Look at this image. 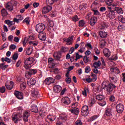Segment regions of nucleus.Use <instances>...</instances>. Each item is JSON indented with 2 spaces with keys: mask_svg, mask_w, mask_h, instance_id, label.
<instances>
[{
  "mask_svg": "<svg viewBox=\"0 0 125 125\" xmlns=\"http://www.w3.org/2000/svg\"><path fill=\"white\" fill-rule=\"evenodd\" d=\"M104 98L102 95H98L96 96V99L99 100V101H100L98 102V104L100 106H105L106 105V102L104 100Z\"/></svg>",
  "mask_w": 125,
  "mask_h": 125,
  "instance_id": "obj_5",
  "label": "nucleus"
},
{
  "mask_svg": "<svg viewBox=\"0 0 125 125\" xmlns=\"http://www.w3.org/2000/svg\"><path fill=\"white\" fill-rule=\"evenodd\" d=\"M71 113H72L73 114H75V115H79V113H80V110L78 108L76 109H73L71 110Z\"/></svg>",
  "mask_w": 125,
  "mask_h": 125,
  "instance_id": "obj_39",
  "label": "nucleus"
},
{
  "mask_svg": "<svg viewBox=\"0 0 125 125\" xmlns=\"http://www.w3.org/2000/svg\"><path fill=\"white\" fill-rule=\"evenodd\" d=\"M90 67L89 66H87L85 68V72L87 74L89 73V71H90Z\"/></svg>",
  "mask_w": 125,
  "mask_h": 125,
  "instance_id": "obj_58",
  "label": "nucleus"
},
{
  "mask_svg": "<svg viewBox=\"0 0 125 125\" xmlns=\"http://www.w3.org/2000/svg\"><path fill=\"white\" fill-rule=\"evenodd\" d=\"M27 87V83L25 82H21L20 85V89L22 91L24 90Z\"/></svg>",
  "mask_w": 125,
  "mask_h": 125,
  "instance_id": "obj_26",
  "label": "nucleus"
},
{
  "mask_svg": "<svg viewBox=\"0 0 125 125\" xmlns=\"http://www.w3.org/2000/svg\"><path fill=\"white\" fill-rule=\"evenodd\" d=\"M18 58V53H15L13 55V60H17Z\"/></svg>",
  "mask_w": 125,
  "mask_h": 125,
  "instance_id": "obj_55",
  "label": "nucleus"
},
{
  "mask_svg": "<svg viewBox=\"0 0 125 125\" xmlns=\"http://www.w3.org/2000/svg\"><path fill=\"white\" fill-rule=\"evenodd\" d=\"M31 111H32L34 113H38L39 112V110L38 109V107L37 105L33 104L31 106Z\"/></svg>",
  "mask_w": 125,
  "mask_h": 125,
  "instance_id": "obj_28",
  "label": "nucleus"
},
{
  "mask_svg": "<svg viewBox=\"0 0 125 125\" xmlns=\"http://www.w3.org/2000/svg\"><path fill=\"white\" fill-rule=\"evenodd\" d=\"M119 5V1H115L113 4L112 5V6L115 7L118 6Z\"/></svg>",
  "mask_w": 125,
  "mask_h": 125,
  "instance_id": "obj_62",
  "label": "nucleus"
},
{
  "mask_svg": "<svg viewBox=\"0 0 125 125\" xmlns=\"http://www.w3.org/2000/svg\"><path fill=\"white\" fill-rule=\"evenodd\" d=\"M99 4V1H97V0H95L94 2L92 4L91 8H92V7H93V6H96V5H98Z\"/></svg>",
  "mask_w": 125,
  "mask_h": 125,
  "instance_id": "obj_52",
  "label": "nucleus"
},
{
  "mask_svg": "<svg viewBox=\"0 0 125 125\" xmlns=\"http://www.w3.org/2000/svg\"><path fill=\"white\" fill-rule=\"evenodd\" d=\"M54 83V79H53L51 77L46 78L44 81V83L49 85L50 83Z\"/></svg>",
  "mask_w": 125,
  "mask_h": 125,
  "instance_id": "obj_15",
  "label": "nucleus"
},
{
  "mask_svg": "<svg viewBox=\"0 0 125 125\" xmlns=\"http://www.w3.org/2000/svg\"><path fill=\"white\" fill-rule=\"evenodd\" d=\"M105 114L107 117H112V109L107 108L105 110Z\"/></svg>",
  "mask_w": 125,
  "mask_h": 125,
  "instance_id": "obj_29",
  "label": "nucleus"
},
{
  "mask_svg": "<svg viewBox=\"0 0 125 125\" xmlns=\"http://www.w3.org/2000/svg\"><path fill=\"white\" fill-rule=\"evenodd\" d=\"M52 9V7L49 5H47L44 6L42 9V14H46V13H48L49 11H50Z\"/></svg>",
  "mask_w": 125,
  "mask_h": 125,
  "instance_id": "obj_12",
  "label": "nucleus"
},
{
  "mask_svg": "<svg viewBox=\"0 0 125 125\" xmlns=\"http://www.w3.org/2000/svg\"><path fill=\"white\" fill-rule=\"evenodd\" d=\"M49 24H50L51 28L49 29V36L51 37V38H54V32H53V26H54V23L53 21H50Z\"/></svg>",
  "mask_w": 125,
  "mask_h": 125,
  "instance_id": "obj_10",
  "label": "nucleus"
},
{
  "mask_svg": "<svg viewBox=\"0 0 125 125\" xmlns=\"http://www.w3.org/2000/svg\"><path fill=\"white\" fill-rule=\"evenodd\" d=\"M58 0H46V3L49 5H52L54 1H57Z\"/></svg>",
  "mask_w": 125,
  "mask_h": 125,
  "instance_id": "obj_37",
  "label": "nucleus"
},
{
  "mask_svg": "<svg viewBox=\"0 0 125 125\" xmlns=\"http://www.w3.org/2000/svg\"><path fill=\"white\" fill-rule=\"evenodd\" d=\"M1 13L2 15V16L3 17L5 16H7V15L8 14V13H7V11H6V9L3 8L1 10Z\"/></svg>",
  "mask_w": 125,
  "mask_h": 125,
  "instance_id": "obj_35",
  "label": "nucleus"
},
{
  "mask_svg": "<svg viewBox=\"0 0 125 125\" xmlns=\"http://www.w3.org/2000/svg\"><path fill=\"white\" fill-rule=\"evenodd\" d=\"M31 95L34 98H38L39 97V90L37 89H33L31 90Z\"/></svg>",
  "mask_w": 125,
  "mask_h": 125,
  "instance_id": "obj_14",
  "label": "nucleus"
},
{
  "mask_svg": "<svg viewBox=\"0 0 125 125\" xmlns=\"http://www.w3.org/2000/svg\"><path fill=\"white\" fill-rule=\"evenodd\" d=\"M82 116L85 117L88 115V106L84 105L82 107L81 111Z\"/></svg>",
  "mask_w": 125,
  "mask_h": 125,
  "instance_id": "obj_7",
  "label": "nucleus"
},
{
  "mask_svg": "<svg viewBox=\"0 0 125 125\" xmlns=\"http://www.w3.org/2000/svg\"><path fill=\"white\" fill-rule=\"evenodd\" d=\"M36 29L37 32L38 33H42L44 29H45V26H44V24L42 23H39L36 25Z\"/></svg>",
  "mask_w": 125,
  "mask_h": 125,
  "instance_id": "obj_6",
  "label": "nucleus"
},
{
  "mask_svg": "<svg viewBox=\"0 0 125 125\" xmlns=\"http://www.w3.org/2000/svg\"><path fill=\"white\" fill-rule=\"evenodd\" d=\"M51 17H55L56 16V11H54L51 12Z\"/></svg>",
  "mask_w": 125,
  "mask_h": 125,
  "instance_id": "obj_60",
  "label": "nucleus"
},
{
  "mask_svg": "<svg viewBox=\"0 0 125 125\" xmlns=\"http://www.w3.org/2000/svg\"><path fill=\"white\" fill-rule=\"evenodd\" d=\"M108 59L109 60L116 61V60L118 59V57H117V56L116 55H114V56H112L111 57L109 58Z\"/></svg>",
  "mask_w": 125,
  "mask_h": 125,
  "instance_id": "obj_50",
  "label": "nucleus"
},
{
  "mask_svg": "<svg viewBox=\"0 0 125 125\" xmlns=\"http://www.w3.org/2000/svg\"><path fill=\"white\" fill-rule=\"evenodd\" d=\"M104 54L105 57H110L111 52L108 48H105L104 50Z\"/></svg>",
  "mask_w": 125,
  "mask_h": 125,
  "instance_id": "obj_23",
  "label": "nucleus"
},
{
  "mask_svg": "<svg viewBox=\"0 0 125 125\" xmlns=\"http://www.w3.org/2000/svg\"><path fill=\"white\" fill-rule=\"evenodd\" d=\"M106 16L109 19H114L116 17V14L114 11H108L106 13Z\"/></svg>",
  "mask_w": 125,
  "mask_h": 125,
  "instance_id": "obj_11",
  "label": "nucleus"
},
{
  "mask_svg": "<svg viewBox=\"0 0 125 125\" xmlns=\"http://www.w3.org/2000/svg\"><path fill=\"white\" fill-rule=\"evenodd\" d=\"M8 65H4V63H2L0 64V68L1 69H2V70H5V69H7L8 68Z\"/></svg>",
  "mask_w": 125,
  "mask_h": 125,
  "instance_id": "obj_41",
  "label": "nucleus"
},
{
  "mask_svg": "<svg viewBox=\"0 0 125 125\" xmlns=\"http://www.w3.org/2000/svg\"><path fill=\"white\" fill-rule=\"evenodd\" d=\"M109 78H110V81H111V82H113V83H117V81H118V79L117 78V77L116 76H112V74H110L109 75Z\"/></svg>",
  "mask_w": 125,
  "mask_h": 125,
  "instance_id": "obj_31",
  "label": "nucleus"
},
{
  "mask_svg": "<svg viewBox=\"0 0 125 125\" xmlns=\"http://www.w3.org/2000/svg\"><path fill=\"white\" fill-rule=\"evenodd\" d=\"M17 46L15 44H11L10 46V49H12V50H14L16 48Z\"/></svg>",
  "mask_w": 125,
  "mask_h": 125,
  "instance_id": "obj_61",
  "label": "nucleus"
},
{
  "mask_svg": "<svg viewBox=\"0 0 125 125\" xmlns=\"http://www.w3.org/2000/svg\"><path fill=\"white\" fill-rule=\"evenodd\" d=\"M22 119V115L14 113L12 115V120L15 124H18V122L21 121Z\"/></svg>",
  "mask_w": 125,
  "mask_h": 125,
  "instance_id": "obj_3",
  "label": "nucleus"
},
{
  "mask_svg": "<svg viewBox=\"0 0 125 125\" xmlns=\"http://www.w3.org/2000/svg\"><path fill=\"white\" fill-rule=\"evenodd\" d=\"M17 18H18V20H20V21H22L23 20V19H24V18H23V16L20 15H18L16 16Z\"/></svg>",
  "mask_w": 125,
  "mask_h": 125,
  "instance_id": "obj_59",
  "label": "nucleus"
},
{
  "mask_svg": "<svg viewBox=\"0 0 125 125\" xmlns=\"http://www.w3.org/2000/svg\"><path fill=\"white\" fill-rule=\"evenodd\" d=\"M35 62V58L32 57H30L29 58H28L25 61H24V68L26 70H28V69H30L31 67H32V64Z\"/></svg>",
  "mask_w": 125,
  "mask_h": 125,
  "instance_id": "obj_2",
  "label": "nucleus"
},
{
  "mask_svg": "<svg viewBox=\"0 0 125 125\" xmlns=\"http://www.w3.org/2000/svg\"><path fill=\"white\" fill-rule=\"evenodd\" d=\"M53 90L56 93H59L62 90V87L59 85H56L53 87Z\"/></svg>",
  "mask_w": 125,
  "mask_h": 125,
  "instance_id": "obj_19",
  "label": "nucleus"
},
{
  "mask_svg": "<svg viewBox=\"0 0 125 125\" xmlns=\"http://www.w3.org/2000/svg\"><path fill=\"white\" fill-rule=\"evenodd\" d=\"M14 94L18 99L21 100L23 98V93L19 92V91H16Z\"/></svg>",
  "mask_w": 125,
  "mask_h": 125,
  "instance_id": "obj_18",
  "label": "nucleus"
},
{
  "mask_svg": "<svg viewBox=\"0 0 125 125\" xmlns=\"http://www.w3.org/2000/svg\"><path fill=\"white\" fill-rule=\"evenodd\" d=\"M38 38L41 41H45L46 40L45 34L42 32L40 33Z\"/></svg>",
  "mask_w": 125,
  "mask_h": 125,
  "instance_id": "obj_22",
  "label": "nucleus"
},
{
  "mask_svg": "<svg viewBox=\"0 0 125 125\" xmlns=\"http://www.w3.org/2000/svg\"><path fill=\"white\" fill-rule=\"evenodd\" d=\"M114 10L116 11L118 14H122L123 13V9L122 8L119 7H115Z\"/></svg>",
  "mask_w": 125,
  "mask_h": 125,
  "instance_id": "obj_36",
  "label": "nucleus"
},
{
  "mask_svg": "<svg viewBox=\"0 0 125 125\" xmlns=\"http://www.w3.org/2000/svg\"><path fill=\"white\" fill-rule=\"evenodd\" d=\"M83 125V123H82V121L77 120L76 122V125Z\"/></svg>",
  "mask_w": 125,
  "mask_h": 125,
  "instance_id": "obj_64",
  "label": "nucleus"
},
{
  "mask_svg": "<svg viewBox=\"0 0 125 125\" xmlns=\"http://www.w3.org/2000/svg\"><path fill=\"white\" fill-rule=\"evenodd\" d=\"M65 82L67 83H71V82H72V79L71 77H67L65 79Z\"/></svg>",
  "mask_w": 125,
  "mask_h": 125,
  "instance_id": "obj_56",
  "label": "nucleus"
},
{
  "mask_svg": "<svg viewBox=\"0 0 125 125\" xmlns=\"http://www.w3.org/2000/svg\"><path fill=\"white\" fill-rule=\"evenodd\" d=\"M67 120H68V117L66 115L62 114L60 115V121L62 123H65Z\"/></svg>",
  "mask_w": 125,
  "mask_h": 125,
  "instance_id": "obj_17",
  "label": "nucleus"
},
{
  "mask_svg": "<svg viewBox=\"0 0 125 125\" xmlns=\"http://www.w3.org/2000/svg\"><path fill=\"white\" fill-rule=\"evenodd\" d=\"M53 57L54 58V59H55V60L61 61H60V59L61 58L62 56L61 53H60V52L54 53V54H53Z\"/></svg>",
  "mask_w": 125,
  "mask_h": 125,
  "instance_id": "obj_20",
  "label": "nucleus"
},
{
  "mask_svg": "<svg viewBox=\"0 0 125 125\" xmlns=\"http://www.w3.org/2000/svg\"><path fill=\"white\" fill-rule=\"evenodd\" d=\"M80 19H79V17L78 16L76 15L72 18V21H74V22H78Z\"/></svg>",
  "mask_w": 125,
  "mask_h": 125,
  "instance_id": "obj_53",
  "label": "nucleus"
},
{
  "mask_svg": "<svg viewBox=\"0 0 125 125\" xmlns=\"http://www.w3.org/2000/svg\"><path fill=\"white\" fill-rule=\"evenodd\" d=\"M93 91L95 92H98L99 91V86H94L93 88Z\"/></svg>",
  "mask_w": 125,
  "mask_h": 125,
  "instance_id": "obj_49",
  "label": "nucleus"
},
{
  "mask_svg": "<svg viewBox=\"0 0 125 125\" xmlns=\"http://www.w3.org/2000/svg\"><path fill=\"white\" fill-rule=\"evenodd\" d=\"M87 7V4L85 3H83V4H81L79 6L80 9L81 10H83L84 9H86V8Z\"/></svg>",
  "mask_w": 125,
  "mask_h": 125,
  "instance_id": "obj_32",
  "label": "nucleus"
},
{
  "mask_svg": "<svg viewBox=\"0 0 125 125\" xmlns=\"http://www.w3.org/2000/svg\"><path fill=\"white\" fill-rule=\"evenodd\" d=\"M27 84L29 86L35 85V84H36V80L35 78H31L28 79L27 81Z\"/></svg>",
  "mask_w": 125,
  "mask_h": 125,
  "instance_id": "obj_16",
  "label": "nucleus"
},
{
  "mask_svg": "<svg viewBox=\"0 0 125 125\" xmlns=\"http://www.w3.org/2000/svg\"><path fill=\"white\" fill-rule=\"evenodd\" d=\"M31 116V112L29 110L25 111L23 114V120L24 122H28V118Z\"/></svg>",
  "mask_w": 125,
  "mask_h": 125,
  "instance_id": "obj_8",
  "label": "nucleus"
},
{
  "mask_svg": "<svg viewBox=\"0 0 125 125\" xmlns=\"http://www.w3.org/2000/svg\"><path fill=\"white\" fill-rule=\"evenodd\" d=\"M93 66H94V68H97L98 67L101 66V62L100 61H98L97 62H95L93 64Z\"/></svg>",
  "mask_w": 125,
  "mask_h": 125,
  "instance_id": "obj_34",
  "label": "nucleus"
},
{
  "mask_svg": "<svg viewBox=\"0 0 125 125\" xmlns=\"http://www.w3.org/2000/svg\"><path fill=\"white\" fill-rule=\"evenodd\" d=\"M31 77H32V74L30 72V71H26L25 72V77L26 78V79H30V78H31Z\"/></svg>",
  "mask_w": 125,
  "mask_h": 125,
  "instance_id": "obj_43",
  "label": "nucleus"
},
{
  "mask_svg": "<svg viewBox=\"0 0 125 125\" xmlns=\"http://www.w3.org/2000/svg\"><path fill=\"white\" fill-rule=\"evenodd\" d=\"M116 110L119 114H122L124 111V104H119L116 106Z\"/></svg>",
  "mask_w": 125,
  "mask_h": 125,
  "instance_id": "obj_13",
  "label": "nucleus"
},
{
  "mask_svg": "<svg viewBox=\"0 0 125 125\" xmlns=\"http://www.w3.org/2000/svg\"><path fill=\"white\" fill-rule=\"evenodd\" d=\"M47 119L48 120H49L50 122H53V121H55L56 118L54 116L48 115L47 117Z\"/></svg>",
  "mask_w": 125,
  "mask_h": 125,
  "instance_id": "obj_42",
  "label": "nucleus"
},
{
  "mask_svg": "<svg viewBox=\"0 0 125 125\" xmlns=\"http://www.w3.org/2000/svg\"><path fill=\"white\" fill-rule=\"evenodd\" d=\"M107 35H108L107 32H105L104 31H101L99 33L100 37H101V38L102 39H104V38H107Z\"/></svg>",
  "mask_w": 125,
  "mask_h": 125,
  "instance_id": "obj_25",
  "label": "nucleus"
},
{
  "mask_svg": "<svg viewBox=\"0 0 125 125\" xmlns=\"http://www.w3.org/2000/svg\"><path fill=\"white\" fill-rule=\"evenodd\" d=\"M62 102L64 104V105H69V104L71 103V101L69 98L65 97L62 100Z\"/></svg>",
  "mask_w": 125,
  "mask_h": 125,
  "instance_id": "obj_24",
  "label": "nucleus"
},
{
  "mask_svg": "<svg viewBox=\"0 0 125 125\" xmlns=\"http://www.w3.org/2000/svg\"><path fill=\"white\" fill-rule=\"evenodd\" d=\"M5 86L6 87L7 89H8V90H11V89H12V88H13V82L11 81L10 82V84L9 85L5 84Z\"/></svg>",
  "mask_w": 125,
  "mask_h": 125,
  "instance_id": "obj_33",
  "label": "nucleus"
},
{
  "mask_svg": "<svg viewBox=\"0 0 125 125\" xmlns=\"http://www.w3.org/2000/svg\"><path fill=\"white\" fill-rule=\"evenodd\" d=\"M98 118V116L97 115H94L93 116H91L90 119H89V122H93L95 120H96Z\"/></svg>",
  "mask_w": 125,
  "mask_h": 125,
  "instance_id": "obj_46",
  "label": "nucleus"
},
{
  "mask_svg": "<svg viewBox=\"0 0 125 125\" xmlns=\"http://www.w3.org/2000/svg\"><path fill=\"white\" fill-rule=\"evenodd\" d=\"M0 92L1 93H4L5 92V87L4 86L0 87Z\"/></svg>",
  "mask_w": 125,
  "mask_h": 125,
  "instance_id": "obj_54",
  "label": "nucleus"
},
{
  "mask_svg": "<svg viewBox=\"0 0 125 125\" xmlns=\"http://www.w3.org/2000/svg\"><path fill=\"white\" fill-rule=\"evenodd\" d=\"M61 50L62 52H67L69 51V48L67 47H62Z\"/></svg>",
  "mask_w": 125,
  "mask_h": 125,
  "instance_id": "obj_44",
  "label": "nucleus"
},
{
  "mask_svg": "<svg viewBox=\"0 0 125 125\" xmlns=\"http://www.w3.org/2000/svg\"><path fill=\"white\" fill-rule=\"evenodd\" d=\"M1 60H2V62H4V61L7 62V63H10L11 62L10 59L7 58V57L2 58Z\"/></svg>",
  "mask_w": 125,
  "mask_h": 125,
  "instance_id": "obj_40",
  "label": "nucleus"
},
{
  "mask_svg": "<svg viewBox=\"0 0 125 125\" xmlns=\"http://www.w3.org/2000/svg\"><path fill=\"white\" fill-rule=\"evenodd\" d=\"M84 25H85V21L83 20H81L79 21V27H84Z\"/></svg>",
  "mask_w": 125,
  "mask_h": 125,
  "instance_id": "obj_48",
  "label": "nucleus"
},
{
  "mask_svg": "<svg viewBox=\"0 0 125 125\" xmlns=\"http://www.w3.org/2000/svg\"><path fill=\"white\" fill-rule=\"evenodd\" d=\"M114 0H105L106 4L110 5L111 3H113Z\"/></svg>",
  "mask_w": 125,
  "mask_h": 125,
  "instance_id": "obj_57",
  "label": "nucleus"
},
{
  "mask_svg": "<svg viewBox=\"0 0 125 125\" xmlns=\"http://www.w3.org/2000/svg\"><path fill=\"white\" fill-rule=\"evenodd\" d=\"M102 86L104 90H106L107 94H112L113 90L117 87V86L112 83H109L107 85L103 83Z\"/></svg>",
  "mask_w": 125,
  "mask_h": 125,
  "instance_id": "obj_1",
  "label": "nucleus"
},
{
  "mask_svg": "<svg viewBox=\"0 0 125 125\" xmlns=\"http://www.w3.org/2000/svg\"><path fill=\"white\" fill-rule=\"evenodd\" d=\"M33 50H34V48L33 47V46L31 45L26 50V51L25 53L26 55H31V54L33 53Z\"/></svg>",
  "mask_w": 125,
  "mask_h": 125,
  "instance_id": "obj_21",
  "label": "nucleus"
},
{
  "mask_svg": "<svg viewBox=\"0 0 125 125\" xmlns=\"http://www.w3.org/2000/svg\"><path fill=\"white\" fill-rule=\"evenodd\" d=\"M73 40H74V36H71V37H69L68 38H63V42H67L66 44L67 45H71L72 44L73 42Z\"/></svg>",
  "mask_w": 125,
  "mask_h": 125,
  "instance_id": "obj_9",
  "label": "nucleus"
},
{
  "mask_svg": "<svg viewBox=\"0 0 125 125\" xmlns=\"http://www.w3.org/2000/svg\"><path fill=\"white\" fill-rule=\"evenodd\" d=\"M89 61V60H88V58H87V57L84 56L83 58V62L84 63H87Z\"/></svg>",
  "mask_w": 125,
  "mask_h": 125,
  "instance_id": "obj_63",
  "label": "nucleus"
},
{
  "mask_svg": "<svg viewBox=\"0 0 125 125\" xmlns=\"http://www.w3.org/2000/svg\"><path fill=\"white\" fill-rule=\"evenodd\" d=\"M17 2L15 1H11L10 2H8L5 5V8L8 11H12L13 10V5H17Z\"/></svg>",
  "mask_w": 125,
  "mask_h": 125,
  "instance_id": "obj_4",
  "label": "nucleus"
},
{
  "mask_svg": "<svg viewBox=\"0 0 125 125\" xmlns=\"http://www.w3.org/2000/svg\"><path fill=\"white\" fill-rule=\"evenodd\" d=\"M23 23H26L27 25H29L30 24V19L27 17L23 21Z\"/></svg>",
  "mask_w": 125,
  "mask_h": 125,
  "instance_id": "obj_51",
  "label": "nucleus"
},
{
  "mask_svg": "<svg viewBox=\"0 0 125 125\" xmlns=\"http://www.w3.org/2000/svg\"><path fill=\"white\" fill-rule=\"evenodd\" d=\"M91 80L92 82H95V81H96V80H97V77L96 76V75L95 74H93V73H92L91 74Z\"/></svg>",
  "mask_w": 125,
  "mask_h": 125,
  "instance_id": "obj_45",
  "label": "nucleus"
},
{
  "mask_svg": "<svg viewBox=\"0 0 125 125\" xmlns=\"http://www.w3.org/2000/svg\"><path fill=\"white\" fill-rule=\"evenodd\" d=\"M31 75H35L38 73V70L36 69H30L29 70Z\"/></svg>",
  "mask_w": 125,
  "mask_h": 125,
  "instance_id": "obj_47",
  "label": "nucleus"
},
{
  "mask_svg": "<svg viewBox=\"0 0 125 125\" xmlns=\"http://www.w3.org/2000/svg\"><path fill=\"white\" fill-rule=\"evenodd\" d=\"M97 19L96 18L93 17H92L90 20V24L91 26H94L95 23H96Z\"/></svg>",
  "mask_w": 125,
  "mask_h": 125,
  "instance_id": "obj_27",
  "label": "nucleus"
},
{
  "mask_svg": "<svg viewBox=\"0 0 125 125\" xmlns=\"http://www.w3.org/2000/svg\"><path fill=\"white\" fill-rule=\"evenodd\" d=\"M91 10L93 11L94 15H99L100 14V13L98 12V10H97V9H96V8L92 7Z\"/></svg>",
  "mask_w": 125,
  "mask_h": 125,
  "instance_id": "obj_38",
  "label": "nucleus"
},
{
  "mask_svg": "<svg viewBox=\"0 0 125 125\" xmlns=\"http://www.w3.org/2000/svg\"><path fill=\"white\" fill-rule=\"evenodd\" d=\"M5 23L8 25V27H11V26H13V25L15 24V22H13V21H11L8 20H6L5 21Z\"/></svg>",
  "mask_w": 125,
  "mask_h": 125,
  "instance_id": "obj_30",
  "label": "nucleus"
}]
</instances>
